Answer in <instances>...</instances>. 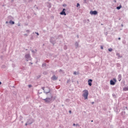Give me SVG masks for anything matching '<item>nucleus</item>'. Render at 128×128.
Masks as SVG:
<instances>
[{
	"instance_id": "5",
	"label": "nucleus",
	"mask_w": 128,
	"mask_h": 128,
	"mask_svg": "<svg viewBox=\"0 0 128 128\" xmlns=\"http://www.w3.org/2000/svg\"><path fill=\"white\" fill-rule=\"evenodd\" d=\"M90 14H94V15L98 14V12H96V11H90Z\"/></svg>"
},
{
	"instance_id": "10",
	"label": "nucleus",
	"mask_w": 128,
	"mask_h": 128,
	"mask_svg": "<svg viewBox=\"0 0 128 128\" xmlns=\"http://www.w3.org/2000/svg\"><path fill=\"white\" fill-rule=\"evenodd\" d=\"M10 24H14V22H13V21L10 20Z\"/></svg>"
},
{
	"instance_id": "28",
	"label": "nucleus",
	"mask_w": 128,
	"mask_h": 128,
	"mask_svg": "<svg viewBox=\"0 0 128 128\" xmlns=\"http://www.w3.org/2000/svg\"><path fill=\"white\" fill-rule=\"evenodd\" d=\"M119 82H120V80H119Z\"/></svg>"
},
{
	"instance_id": "12",
	"label": "nucleus",
	"mask_w": 128,
	"mask_h": 128,
	"mask_svg": "<svg viewBox=\"0 0 128 128\" xmlns=\"http://www.w3.org/2000/svg\"><path fill=\"white\" fill-rule=\"evenodd\" d=\"M25 56H26V58H29L30 56V54H28L26 55Z\"/></svg>"
},
{
	"instance_id": "7",
	"label": "nucleus",
	"mask_w": 128,
	"mask_h": 128,
	"mask_svg": "<svg viewBox=\"0 0 128 128\" xmlns=\"http://www.w3.org/2000/svg\"><path fill=\"white\" fill-rule=\"evenodd\" d=\"M44 100H45L46 102H50V98H46V99H44Z\"/></svg>"
},
{
	"instance_id": "22",
	"label": "nucleus",
	"mask_w": 128,
	"mask_h": 128,
	"mask_svg": "<svg viewBox=\"0 0 128 128\" xmlns=\"http://www.w3.org/2000/svg\"><path fill=\"white\" fill-rule=\"evenodd\" d=\"M73 126H76V124H73Z\"/></svg>"
},
{
	"instance_id": "29",
	"label": "nucleus",
	"mask_w": 128,
	"mask_h": 128,
	"mask_svg": "<svg viewBox=\"0 0 128 128\" xmlns=\"http://www.w3.org/2000/svg\"><path fill=\"white\" fill-rule=\"evenodd\" d=\"M119 82H120V80H119Z\"/></svg>"
},
{
	"instance_id": "1",
	"label": "nucleus",
	"mask_w": 128,
	"mask_h": 128,
	"mask_svg": "<svg viewBox=\"0 0 128 128\" xmlns=\"http://www.w3.org/2000/svg\"><path fill=\"white\" fill-rule=\"evenodd\" d=\"M82 96L84 100H88V90H84L82 92Z\"/></svg>"
},
{
	"instance_id": "18",
	"label": "nucleus",
	"mask_w": 128,
	"mask_h": 128,
	"mask_svg": "<svg viewBox=\"0 0 128 128\" xmlns=\"http://www.w3.org/2000/svg\"><path fill=\"white\" fill-rule=\"evenodd\" d=\"M28 86L29 88H32V85H29Z\"/></svg>"
},
{
	"instance_id": "16",
	"label": "nucleus",
	"mask_w": 128,
	"mask_h": 128,
	"mask_svg": "<svg viewBox=\"0 0 128 128\" xmlns=\"http://www.w3.org/2000/svg\"><path fill=\"white\" fill-rule=\"evenodd\" d=\"M74 74H76V72H74Z\"/></svg>"
},
{
	"instance_id": "19",
	"label": "nucleus",
	"mask_w": 128,
	"mask_h": 128,
	"mask_svg": "<svg viewBox=\"0 0 128 128\" xmlns=\"http://www.w3.org/2000/svg\"><path fill=\"white\" fill-rule=\"evenodd\" d=\"M70 114H72V110L69 111Z\"/></svg>"
},
{
	"instance_id": "4",
	"label": "nucleus",
	"mask_w": 128,
	"mask_h": 128,
	"mask_svg": "<svg viewBox=\"0 0 128 128\" xmlns=\"http://www.w3.org/2000/svg\"><path fill=\"white\" fill-rule=\"evenodd\" d=\"M64 10H66V9L64 8L63 10H62V12L60 13V14H62V15L64 14V16H66V12H64Z\"/></svg>"
},
{
	"instance_id": "11",
	"label": "nucleus",
	"mask_w": 128,
	"mask_h": 128,
	"mask_svg": "<svg viewBox=\"0 0 128 128\" xmlns=\"http://www.w3.org/2000/svg\"><path fill=\"white\" fill-rule=\"evenodd\" d=\"M117 10H120L122 8V6H119L116 7Z\"/></svg>"
},
{
	"instance_id": "3",
	"label": "nucleus",
	"mask_w": 128,
	"mask_h": 128,
	"mask_svg": "<svg viewBox=\"0 0 128 128\" xmlns=\"http://www.w3.org/2000/svg\"><path fill=\"white\" fill-rule=\"evenodd\" d=\"M116 78H114L113 80H110V84H111V86H114L116 84Z\"/></svg>"
},
{
	"instance_id": "27",
	"label": "nucleus",
	"mask_w": 128,
	"mask_h": 128,
	"mask_svg": "<svg viewBox=\"0 0 128 128\" xmlns=\"http://www.w3.org/2000/svg\"><path fill=\"white\" fill-rule=\"evenodd\" d=\"M91 122H94V121H93V120H92Z\"/></svg>"
},
{
	"instance_id": "20",
	"label": "nucleus",
	"mask_w": 128,
	"mask_h": 128,
	"mask_svg": "<svg viewBox=\"0 0 128 128\" xmlns=\"http://www.w3.org/2000/svg\"><path fill=\"white\" fill-rule=\"evenodd\" d=\"M24 36H28V34H24Z\"/></svg>"
},
{
	"instance_id": "9",
	"label": "nucleus",
	"mask_w": 128,
	"mask_h": 128,
	"mask_svg": "<svg viewBox=\"0 0 128 128\" xmlns=\"http://www.w3.org/2000/svg\"><path fill=\"white\" fill-rule=\"evenodd\" d=\"M123 90L124 92H126V90H128V86L124 88Z\"/></svg>"
},
{
	"instance_id": "23",
	"label": "nucleus",
	"mask_w": 128,
	"mask_h": 128,
	"mask_svg": "<svg viewBox=\"0 0 128 128\" xmlns=\"http://www.w3.org/2000/svg\"><path fill=\"white\" fill-rule=\"evenodd\" d=\"M37 35L38 36V33H36Z\"/></svg>"
},
{
	"instance_id": "17",
	"label": "nucleus",
	"mask_w": 128,
	"mask_h": 128,
	"mask_svg": "<svg viewBox=\"0 0 128 128\" xmlns=\"http://www.w3.org/2000/svg\"><path fill=\"white\" fill-rule=\"evenodd\" d=\"M26 32H30V30H26Z\"/></svg>"
},
{
	"instance_id": "25",
	"label": "nucleus",
	"mask_w": 128,
	"mask_h": 128,
	"mask_svg": "<svg viewBox=\"0 0 128 128\" xmlns=\"http://www.w3.org/2000/svg\"><path fill=\"white\" fill-rule=\"evenodd\" d=\"M0 84H2V82H0Z\"/></svg>"
},
{
	"instance_id": "2",
	"label": "nucleus",
	"mask_w": 128,
	"mask_h": 128,
	"mask_svg": "<svg viewBox=\"0 0 128 128\" xmlns=\"http://www.w3.org/2000/svg\"><path fill=\"white\" fill-rule=\"evenodd\" d=\"M43 90H44V92H46V94H48V92H50V90L48 87L44 88Z\"/></svg>"
},
{
	"instance_id": "15",
	"label": "nucleus",
	"mask_w": 128,
	"mask_h": 128,
	"mask_svg": "<svg viewBox=\"0 0 128 128\" xmlns=\"http://www.w3.org/2000/svg\"><path fill=\"white\" fill-rule=\"evenodd\" d=\"M100 48H101V50H104V47L102 46H101Z\"/></svg>"
},
{
	"instance_id": "8",
	"label": "nucleus",
	"mask_w": 128,
	"mask_h": 128,
	"mask_svg": "<svg viewBox=\"0 0 128 128\" xmlns=\"http://www.w3.org/2000/svg\"><path fill=\"white\" fill-rule=\"evenodd\" d=\"M52 80H58V77H56V76L54 75L52 76Z\"/></svg>"
},
{
	"instance_id": "26",
	"label": "nucleus",
	"mask_w": 128,
	"mask_h": 128,
	"mask_svg": "<svg viewBox=\"0 0 128 128\" xmlns=\"http://www.w3.org/2000/svg\"><path fill=\"white\" fill-rule=\"evenodd\" d=\"M6 24H8V22H6Z\"/></svg>"
},
{
	"instance_id": "21",
	"label": "nucleus",
	"mask_w": 128,
	"mask_h": 128,
	"mask_svg": "<svg viewBox=\"0 0 128 128\" xmlns=\"http://www.w3.org/2000/svg\"><path fill=\"white\" fill-rule=\"evenodd\" d=\"M28 123H26V126H28Z\"/></svg>"
},
{
	"instance_id": "14",
	"label": "nucleus",
	"mask_w": 128,
	"mask_h": 128,
	"mask_svg": "<svg viewBox=\"0 0 128 128\" xmlns=\"http://www.w3.org/2000/svg\"><path fill=\"white\" fill-rule=\"evenodd\" d=\"M76 6L77 8H78V6H80V4L78 3Z\"/></svg>"
},
{
	"instance_id": "13",
	"label": "nucleus",
	"mask_w": 128,
	"mask_h": 128,
	"mask_svg": "<svg viewBox=\"0 0 128 128\" xmlns=\"http://www.w3.org/2000/svg\"><path fill=\"white\" fill-rule=\"evenodd\" d=\"M108 51H109V52H112V48H110L108 49Z\"/></svg>"
},
{
	"instance_id": "6",
	"label": "nucleus",
	"mask_w": 128,
	"mask_h": 128,
	"mask_svg": "<svg viewBox=\"0 0 128 128\" xmlns=\"http://www.w3.org/2000/svg\"><path fill=\"white\" fill-rule=\"evenodd\" d=\"M92 79H90L88 80V86H92Z\"/></svg>"
},
{
	"instance_id": "24",
	"label": "nucleus",
	"mask_w": 128,
	"mask_h": 128,
	"mask_svg": "<svg viewBox=\"0 0 128 128\" xmlns=\"http://www.w3.org/2000/svg\"><path fill=\"white\" fill-rule=\"evenodd\" d=\"M118 40H120V38H118Z\"/></svg>"
}]
</instances>
